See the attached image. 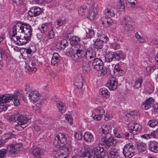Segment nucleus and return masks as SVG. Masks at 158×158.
Here are the masks:
<instances>
[{"mask_svg": "<svg viewBox=\"0 0 158 158\" xmlns=\"http://www.w3.org/2000/svg\"><path fill=\"white\" fill-rule=\"evenodd\" d=\"M32 118V115L30 114L23 115L17 114L10 116L9 117V120L14 122L16 120L18 121V125L20 126L22 128H24L27 126L28 120L31 119Z\"/></svg>", "mask_w": 158, "mask_h": 158, "instance_id": "f257e3e1", "label": "nucleus"}, {"mask_svg": "<svg viewBox=\"0 0 158 158\" xmlns=\"http://www.w3.org/2000/svg\"><path fill=\"white\" fill-rule=\"evenodd\" d=\"M92 153L91 156L90 151H85L81 155V158H104L105 155L103 148L99 147L94 148Z\"/></svg>", "mask_w": 158, "mask_h": 158, "instance_id": "f03ea898", "label": "nucleus"}, {"mask_svg": "<svg viewBox=\"0 0 158 158\" xmlns=\"http://www.w3.org/2000/svg\"><path fill=\"white\" fill-rule=\"evenodd\" d=\"M13 29H15L18 32L23 34L24 35L30 39L32 34V29L27 24L18 23L15 25Z\"/></svg>", "mask_w": 158, "mask_h": 158, "instance_id": "7ed1b4c3", "label": "nucleus"}, {"mask_svg": "<svg viewBox=\"0 0 158 158\" xmlns=\"http://www.w3.org/2000/svg\"><path fill=\"white\" fill-rule=\"evenodd\" d=\"M12 32L11 40L18 45H22L26 44L30 40V39L23 34L18 32L15 29H13Z\"/></svg>", "mask_w": 158, "mask_h": 158, "instance_id": "20e7f679", "label": "nucleus"}, {"mask_svg": "<svg viewBox=\"0 0 158 158\" xmlns=\"http://www.w3.org/2000/svg\"><path fill=\"white\" fill-rule=\"evenodd\" d=\"M69 138V136L66 135L62 133H58L57 135L55 136L53 141V144L54 146L58 148H60L62 145L61 144H64L67 143L70 144V142L68 140V139Z\"/></svg>", "mask_w": 158, "mask_h": 158, "instance_id": "39448f33", "label": "nucleus"}, {"mask_svg": "<svg viewBox=\"0 0 158 158\" xmlns=\"http://www.w3.org/2000/svg\"><path fill=\"white\" fill-rule=\"evenodd\" d=\"M135 148L131 143H128L124 146L123 152L126 158H131L135 153Z\"/></svg>", "mask_w": 158, "mask_h": 158, "instance_id": "423d86ee", "label": "nucleus"}, {"mask_svg": "<svg viewBox=\"0 0 158 158\" xmlns=\"http://www.w3.org/2000/svg\"><path fill=\"white\" fill-rule=\"evenodd\" d=\"M134 23L131 18L128 16H124L122 19L121 24L127 31H132L133 30Z\"/></svg>", "mask_w": 158, "mask_h": 158, "instance_id": "0eeeda50", "label": "nucleus"}, {"mask_svg": "<svg viewBox=\"0 0 158 158\" xmlns=\"http://www.w3.org/2000/svg\"><path fill=\"white\" fill-rule=\"evenodd\" d=\"M20 95L19 91L16 90L13 95L7 94L0 95V104L9 102L13 98H19L18 97Z\"/></svg>", "mask_w": 158, "mask_h": 158, "instance_id": "6e6552de", "label": "nucleus"}, {"mask_svg": "<svg viewBox=\"0 0 158 158\" xmlns=\"http://www.w3.org/2000/svg\"><path fill=\"white\" fill-rule=\"evenodd\" d=\"M99 37V39H97L94 43L95 48L98 49H102L103 46V42L106 43L109 40L108 37L103 34L100 35Z\"/></svg>", "mask_w": 158, "mask_h": 158, "instance_id": "1a4fd4ad", "label": "nucleus"}, {"mask_svg": "<svg viewBox=\"0 0 158 158\" xmlns=\"http://www.w3.org/2000/svg\"><path fill=\"white\" fill-rule=\"evenodd\" d=\"M92 68L94 70L99 71L103 69L104 64L103 61L100 58H96L92 62Z\"/></svg>", "mask_w": 158, "mask_h": 158, "instance_id": "9d476101", "label": "nucleus"}, {"mask_svg": "<svg viewBox=\"0 0 158 158\" xmlns=\"http://www.w3.org/2000/svg\"><path fill=\"white\" fill-rule=\"evenodd\" d=\"M141 129V126L138 123H130L129 125V130L133 135L139 133Z\"/></svg>", "mask_w": 158, "mask_h": 158, "instance_id": "9b49d317", "label": "nucleus"}, {"mask_svg": "<svg viewBox=\"0 0 158 158\" xmlns=\"http://www.w3.org/2000/svg\"><path fill=\"white\" fill-rule=\"evenodd\" d=\"M22 146V144L21 143H14L10 144L8 146L7 149L11 153L17 154Z\"/></svg>", "mask_w": 158, "mask_h": 158, "instance_id": "f8f14e48", "label": "nucleus"}, {"mask_svg": "<svg viewBox=\"0 0 158 158\" xmlns=\"http://www.w3.org/2000/svg\"><path fill=\"white\" fill-rule=\"evenodd\" d=\"M117 84L116 77H113L109 78L106 83V85L110 89L114 90L117 88Z\"/></svg>", "mask_w": 158, "mask_h": 158, "instance_id": "ddd939ff", "label": "nucleus"}, {"mask_svg": "<svg viewBox=\"0 0 158 158\" xmlns=\"http://www.w3.org/2000/svg\"><path fill=\"white\" fill-rule=\"evenodd\" d=\"M71 148V146L70 145H68V146L66 145H65L63 147V150H65L64 152H62L63 150L60 149V152H58L57 156H55L56 158H67L68 156V153Z\"/></svg>", "mask_w": 158, "mask_h": 158, "instance_id": "4468645a", "label": "nucleus"}, {"mask_svg": "<svg viewBox=\"0 0 158 158\" xmlns=\"http://www.w3.org/2000/svg\"><path fill=\"white\" fill-rule=\"evenodd\" d=\"M154 100L151 98H149L145 101L141 105V107L143 110H147L152 107L154 104Z\"/></svg>", "mask_w": 158, "mask_h": 158, "instance_id": "2eb2a0df", "label": "nucleus"}, {"mask_svg": "<svg viewBox=\"0 0 158 158\" xmlns=\"http://www.w3.org/2000/svg\"><path fill=\"white\" fill-rule=\"evenodd\" d=\"M86 59L89 62H92L96 59V52L93 50H87L85 53Z\"/></svg>", "mask_w": 158, "mask_h": 158, "instance_id": "dca6fc26", "label": "nucleus"}, {"mask_svg": "<svg viewBox=\"0 0 158 158\" xmlns=\"http://www.w3.org/2000/svg\"><path fill=\"white\" fill-rule=\"evenodd\" d=\"M41 12V8L38 6L32 7L28 11V14L31 17H35L39 15Z\"/></svg>", "mask_w": 158, "mask_h": 158, "instance_id": "f3484780", "label": "nucleus"}, {"mask_svg": "<svg viewBox=\"0 0 158 158\" xmlns=\"http://www.w3.org/2000/svg\"><path fill=\"white\" fill-rule=\"evenodd\" d=\"M109 128L108 126L106 125H103L99 129L100 133L104 135L102 136V138L107 137V139L110 137L111 134L109 132Z\"/></svg>", "mask_w": 158, "mask_h": 158, "instance_id": "a211bd4d", "label": "nucleus"}, {"mask_svg": "<svg viewBox=\"0 0 158 158\" xmlns=\"http://www.w3.org/2000/svg\"><path fill=\"white\" fill-rule=\"evenodd\" d=\"M60 57L59 54L55 52L53 54L51 61V63L52 65L57 66L60 64Z\"/></svg>", "mask_w": 158, "mask_h": 158, "instance_id": "6ab92c4d", "label": "nucleus"}, {"mask_svg": "<svg viewBox=\"0 0 158 158\" xmlns=\"http://www.w3.org/2000/svg\"><path fill=\"white\" fill-rule=\"evenodd\" d=\"M111 135L110 136L109 138L107 139V137H105L104 138H102L101 140L106 145L110 147V146L113 145H115L116 143V141L114 139L111 138Z\"/></svg>", "mask_w": 158, "mask_h": 158, "instance_id": "aec40b11", "label": "nucleus"}, {"mask_svg": "<svg viewBox=\"0 0 158 158\" xmlns=\"http://www.w3.org/2000/svg\"><path fill=\"white\" fill-rule=\"evenodd\" d=\"M29 97L31 101L36 102L40 99V95L38 91L31 90L29 94Z\"/></svg>", "mask_w": 158, "mask_h": 158, "instance_id": "412c9836", "label": "nucleus"}, {"mask_svg": "<svg viewBox=\"0 0 158 158\" xmlns=\"http://www.w3.org/2000/svg\"><path fill=\"white\" fill-rule=\"evenodd\" d=\"M148 149L155 153L158 152V143L155 141H150L148 143Z\"/></svg>", "mask_w": 158, "mask_h": 158, "instance_id": "4be33fe9", "label": "nucleus"}, {"mask_svg": "<svg viewBox=\"0 0 158 158\" xmlns=\"http://www.w3.org/2000/svg\"><path fill=\"white\" fill-rule=\"evenodd\" d=\"M102 24L104 26L108 27L113 24V21L110 17L106 18V17H103L101 18Z\"/></svg>", "mask_w": 158, "mask_h": 158, "instance_id": "5701e85b", "label": "nucleus"}, {"mask_svg": "<svg viewBox=\"0 0 158 158\" xmlns=\"http://www.w3.org/2000/svg\"><path fill=\"white\" fill-rule=\"evenodd\" d=\"M76 52L72 57L73 59L76 61H79L80 62L81 61L85 58V54L77 51Z\"/></svg>", "mask_w": 158, "mask_h": 158, "instance_id": "b1692460", "label": "nucleus"}, {"mask_svg": "<svg viewBox=\"0 0 158 158\" xmlns=\"http://www.w3.org/2000/svg\"><path fill=\"white\" fill-rule=\"evenodd\" d=\"M87 60L85 58L81 61L80 62V64L82 65V68L83 71L85 73L90 70V66Z\"/></svg>", "mask_w": 158, "mask_h": 158, "instance_id": "393cba45", "label": "nucleus"}, {"mask_svg": "<svg viewBox=\"0 0 158 158\" xmlns=\"http://www.w3.org/2000/svg\"><path fill=\"white\" fill-rule=\"evenodd\" d=\"M83 138L84 140L88 143L93 142L94 139V136L89 132H87L84 134Z\"/></svg>", "mask_w": 158, "mask_h": 158, "instance_id": "a878e982", "label": "nucleus"}, {"mask_svg": "<svg viewBox=\"0 0 158 158\" xmlns=\"http://www.w3.org/2000/svg\"><path fill=\"white\" fill-rule=\"evenodd\" d=\"M45 151L37 148L33 150L32 151L34 156L36 158H41V156L44 154Z\"/></svg>", "mask_w": 158, "mask_h": 158, "instance_id": "bb28decb", "label": "nucleus"}, {"mask_svg": "<svg viewBox=\"0 0 158 158\" xmlns=\"http://www.w3.org/2000/svg\"><path fill=\"white\" fill-rule=\"evenodd\" d=\"M56 105L57 107L60 112L62 114L65 112L66 107L64 103L58 101L56 102Z\"/></svg>", "mask_w": 158, "mask_h": 158, "instance_id": "cd10ccee", "label": "nucleus"}, {"mask_svg": "<svg viewBox=\"0 0 158 158\" xmlns=\"http://www.w3.org/2000/svg\"><path fill=\"white\" fill-rule=\"evenodd\" d=\"M80 42L79 38L77 36H73L70 39V44L72 46H76Z\"/></svg>", "mask_w": 158, "mask_h": 158, "instance_id": "c85d7f7f", "label": "nucleus"}, {"mask_svg": "<svg viewBox=\"0 0 158 158\" xmlns=\"http://www.w3.org/2000/svg\"><path fill=\"white\" fill-rule=\"evenodd\" d=\"M97 14V13L96 9H95L94 7L90 8L89 11V19L91 20L94 19Z\"/></svg>", "mask_w": 158, "mask_h": 158, "instance_id": "c756f323", "label": "nucleus"}, {"mask_svg": "<svg viewBox=\"0 0 158 158\" xmlns=\"http://www.w3.org/2000/svg\"><path fill=\"white\" fill-rule=\"evenodd\" d=\"M114 59L118 60H123L124 59V55L121 51H117L114 54Z\"/></svg>", "mask_w": 158, "mask_h": 158, "instance_id": "7c9ffc66", "label": "nucleus"}, {"mask_svg": "<svg viewBox=\"0 0 158 158\" xmlns=\"http://www.w3.org/2000/svg\"><path fill=\"white\" fill-rule=\"evenodd\" d=\"M114 52H108L105 56V62L106 63L110 62L114 58Z\"/></svg>", "mask_w": 158, "mask_h": 158, "instance_id": "2f4dec72", "label": "nucleus"}, {"mask_svg": "<svg viewBox=\"0 0 158 158\" xmlns=\"http://www.w3.org/2000/svg\"><path fill=\"white\" fill-rule=\"evenodd\" d=\"M68 43L65 39L62 40L57 45L58 49H64L68 45Z\"/></svg>", "mask_w": 158, "mask_h": 158, "instance_id": "473e14b6", "label": "nucleus"}, {"mask_svg": "<svg viewBox=\"0 0 158 158\" xmlns=\"http://www.w3.org/2000/svg\"><path fill=\"white\" fill-rule=\"evenodd\" d=\"M21 51L22 56L24 57H27V59L31 55L32 52L31 49L30 48H23L21 50Z\"/></svg>", "mask_w": 158, "mask_h": 158, "instance_id": "72a5a7b5", "label": "nucleus"}, {"mask_svg": "<svg viewBox=\"0 0 158 158\" xmlns=\"http://www.w3.org/2000/svg\"><path fill=\"white\" fill-rule=\"evenodd\" d=\"M77 49L76 51L81 52L82 53L85 54L86 52V47L85 46L79 44L76 46Z\"/></svg>", "mask_w": 158, "mask_h": 158, "instance_id": "f704fd0d", "label": "nucleus"}, {"mask_svg": "<svg viewBox=\"0 0 158 158\" xmlns=\"http://www.w3.org/2000/svg\"><path fill=\"white\" fill-rule=\"evenodd\" d=\"M0 54L2 60H6L9 56V54L2 48L0 47Z\"/></svg>", "mask_w": 158, "mask_h": 158, "instance_id": "c9c22d12", "label": "nucleus"}, {"mask_svg": "<svg viewBox=\"0 0 158 158\" xmlns=\"http://www.w3.org/2000/svg\"><path fill=\"white\" fill-rule=\"evenodd\" d=\"M138 113L136 111H133L130 112L126 114V116L127 118H131V119H137Z\"/></svg>", "mask_w": 158, "mask_h": 158, "instance_id": "e433bc0d", "label": "nucleus"}, {"mask_svg": "<svg viewBox=\"0 0 158 158\" xmlns=\"http://www.w3.org/2000/svg\"><path fill=\"white\" fill-rule=\"evenodd\" d=\"M118 72L119 76H121L124 73V71L121 69L120 65L117 64L114 67V73Z\"/></svg>", "mask_w": 158, "mask_h": 158, "instance_id": "4c0bfd02", "label": "nucleus"}, {"mask_svg": "<svg viewBox=\"0 0 158 158\" xmlns=\"http://www.w3.org/2000/svg\"><path fill=\"white\" fill-rule=\"evenodd\" d=\"M49 23H46L42 24L40 27H39V30L40 31L41 33H43L47 31L48 29V27L49 26Z\"/></svg>", "mask_w": 158, "mask_h": 158, "instance_id": "58836bf2", "label": "nucleus"}, {"mask_svg": "<svg viewBox=\"0 0 158 158\" xmlns=\"http://www.w3.org/2000/svg\"><path fill=\"white\" fill-rule=\"evenodd\" d=\"M65 19L64 17L59 18L56 21L57 25L56 26V28H58L59 27L65 24Z\"/></svg>", "mask_w": 158, "mask_h": 158, "instance_id": "ea45409f", "label": "nucleus"}, {"mask_svg": "<svg viewBox=\"0 0 158 158\" xmlns=\"http://www.w3.org/2000/svg\"><path fill=\"white\" fill-rule=\"evenodd\" d=\"M104 13L105 15L108 17L110 18V17H113L114 15V13L112 9H107L104 10Z\"/></svg>", "mask_w": 158, "mask_h": 158, "instance_id": "a19ab883", "label": "nucleus"}, {"mask_svg": "<svg viewBox=\"0 0 158 158\" xmlns=\"http://www.w3.org/2000/svg\"><path fill=\"white\" fill-rule=\"evenodd\" d=\"M84 82V80L81 78L79 80H76L75 85L77 88L79 89H81L83 86Z\"/></svg>", "mask_w": 158, "mask_h": 158, "instance_id": "79ce46f5", "label": "nucleus"}, {"mask_svg": "<svg viewBox=\"0 0 158 158\" xmlns=\"http://www.w3.org/2000/svg\"><path fill=\"white\" fill-rule=\"evenodd\" d=\"M87 35L89 38H92L95 35L94 30L92 27L88 29V31H86Z\"/></svg>", "mask_w": 158, "mask_h": 158, "instance_id": "37998d69", "label": "nucleus"}, {"mask_svg": "<svg viewBox=\"0 0 158 158\" xmlns=\"http://www.w3.org/2000/svg\"><path fill=\"white\" fill-rule=\"evenodd\" d=\"M148 125L152 127H154L158 124V120L156 119L150 120L148 122Z\"/></svg>", "mask_w": 158, "mask_h": 158, "instance_id": "c03bdc74", "label": "nucleus"}, {"mask_svg": "<svg viewBox=\"0 0 158 158\" xmlns=\"http://www.w3.org/2000/svg\"><path fill=\"white\" fill-rule=\"evenodd\" d=\"M107 156L109 158H117L119 156V153L117 152L110 151Z\"/></svg>", "mask_w": 158, "mask_h": 158, "instance_id": "a18cd8bd", "label": "nucleus"}, {"mask_svg": "<svg viewBox=\"0 0 158 158\" xmlns=\"http://www.w3.org/2000/svg\"><path fill=\"white\" fill-rule=\"evenodd\" d=\"M100 92H101V94L103 95V96L106 98H108L109 97V94L108 90L105 88H102L100 89Z\"/></svg>", "mask_w": 158, "mask_h": 158, "instance_id": "49530a36", "label": "nucleus"}, {"mask_svg": "<svg viewBox=\"0 0 158 158\" xmlns=\"http://www.w3.org/2000/svg\"><path fill=\"white\" fill-rule=\"evenodd\" d=\"M41 105L40 103H37L34 106H32V108L34 111L36 113H40V112Z\"/></svg>", "mask_w": 158, "mask_h": 158, "instance_id": "de8ad7c7", "label": "nucleus"}, {"mask_svg": "<svg viewBox=\"0 0 158 158\" xmlns=\"http://www.w3.org/2000/svg\"><path fill=\"white\" fill-rule=\"evenodd\" d=\"M26 65L29 64L30 66H33L34 67H35L36 64L34 60L31 61V59L29 57L27 58V60L25 61Z\"/></svg>", "mask_w": 158, "mask_h": 158, "instance_id": "09e8293b", "label": "nucleus"}, {"mask_svg": "<svg viewBox=\"0 0 158 158\" xmlns=\"http://www.w3.org/2000/svg\"><path fill=\"white\" fill-rule=\"evenodd\" d=\"M146 144L143 143H141L138 147V150L141 152H144L146 150Z\"/></svg>", "mask_w": 158, "mask_h": 158, "instance_id": "8fccbe9b", "label": "nucleus"}, {"mask_svg": "<svg viewBox=\"0 0 158 158\" xmlns=\"http://www.w3.org/2000/svg\"><path fill=\"white\" fill-rule=\"evenodd\" d=\"M142 81V79L141 78H139L136 81L134 85V87L136 89H138L141 86Z\"/></svg>", "mask_w": 158, "mask_h": 158, "instance_id": "3c124183", "label": "nucleus"}, {"mask_svg": "<svg viewBox=\"0 0 158 158\" xmlns=\"http://www.w3.org/2000/svg\"><path fill=\"white\" fill-rule=\"evenodd\" d=\"M71 1L67 2L65 4V7L66 9L69 10H71L74 8L73 4H72Z\"/></svg>", "mask_w": 158, "mask_h": 158, "instance_id": "603ef678", "label": "nucleus"}, {"mask_svg": "<svg viewBox=\"0 0 158 158\" xmlns=\"http://www.w3.org/2000/svg\"><path fill=\"white\" fill-rule=\"evenodd\" d=\"M86 10V7L85 6H82L80 7L78 10L79 14L81 15H83Z\"/></svg>", "mask_w": 158, "mask_h": 158, "instance_id": "864d4df0", "label": "nucleus"}, {"mask_svg": "<svg viewBox=\"0 0 158 158\" xmlns=\"http://www.w3.org/2000/svg\"><path fill=\"white\" fill-rule=\"evenodd\" d=\"M94 111L97 114L101 115H103L105 112L103 109L100 107L97 108V109H95Z\"/></svg>", "mask_w": 158, "mask_h": 158, "instance_id": "5fc2aeb1", "label": "nucleus"}, {"mask_svg": "<svg viewBox=\"0 0 158 158\" xmlns=\"http://www.w3.org/2000/svg\"><path fill=\"white\" fill-rule=\"evenodd\" d=\"M7 153V150L6 149H2L0 150V158H4Z\"/></svg>", "mask_w": 158, "mask_h": 158, "instance_id": "6e6d98bb", "label": "nucleus"}, {"mask_svg": "<svg viewBox=\"0 0 158 158\" xmlns=\"http://www.w3.org/2000/svg\"><path fill=\"white\" fill-rule=\"evenodd\" d=\"M135 36L136 38L138 39V40L141 43H144L145 40L143 38V37H141L138 34V32H136L135 34Z\"/></svg>", "mask_w": 158, "mask_h": 158, "instance_id": "4d7b16f0", "label": "nucleus"}, {"mask_svg": "<svg viewBox=\"0 0 158 158\" xmlns=\"http://www.w3.org/2000/svg\"><path fill=\"white\" fill-rule=\"evenodd\" d=\"M26 68L27 69L28 71L30 72H35L37 70V69L36 67H34L33 66H30V65L27 64L26 65Z\"/></svg>", "mask_w": 158, "mask_h": 158, "instance_id": "13d9d810", "label": "nucleus"}, {"mask_svg": "<svg viewBox=\"0 0 158 158\" xmlns=\"http://www.w3.org/2000/svg\"><path fill=\"white\" fill-rule=\"evenodd\" d=\"M65 118L66 120H67L71 125H72L73 123V119L71 116L68 114H66L65 115Z\"/></svg>", "mask_w": 158, "mask_h": 158, "instance_id": "bf43d9fd", "label": "nucleus"}, {"mask_svg": "<svg viewBox=\"0 0 158 158\" xmlns=\"http://www.w3.org/2000/svg\"><path fill=\"white\" fill-rule=\"evenodd\" d=\"M151 135L154 138H158V129L151 132Z\"/></svg>", "mask_w": 158, "mask_h": 158, "instance_id": "052dcab7", "label": "nucleus"}, {"mask_svg": "<svg viewBox=\"0 0 158 158\" xmlns=\"http://www.w3.org/2000/svg\"><path fill=\"white\" fill-rule=\"evenodd\" d=\"M5 140L6 139H9L11 138L14 137L15 135L12 133H11L10 134H6L5 135Z\"/></svg>", "mask_w": 158, "mask_h": 158, "instance_id": "680f3d73", "label": "nucleus"}, {"mask_svg": "<svg viewBox=\"0 0 158 158\" xmlns=\"http://www.w3.org/2000/svg\"><path fill=\"white\" fill-rule=\"evenodd\" d=\"M4 103L0 104V112L3 111H5L7 109V107L4 104L1 105V104H3Z\"/></svg>", "mask_w": 158, "mask_h": 158, "instance_id": "e2e57ef3", "label": "nucleus"}, {"mask_svg": "<svg viewBox=\"0 0 158 158\" xmlns=\"http://www.w3.org/2000/svg\"><path fill=\"white\" fill-rule=\"evenodd\" d=\"M54 37V33L53 31L51 30L48 33V37L49 39H52Z\"/></svg>", "mask_w": 158, "mask_h": 158, "instance_id": "0e129e2a", "label": "nucleus"}, {"mask_svg": "<svg viewBox=\"0 0 158 158\" xmlns=\"http://www.w3.org/2000/svg\"><path fill=\"white\" fill-rule=\"evenodd\" d=\"M14 104L16 106H18L19 105V98H13Z\"/></svg>", "mask_w": 158, "mask_h": 158, "instance_id": "69168bd1", "label": "nucleus"}, {"mask_svg": "<svg viewBox=\"0 0 158 158\" xmlns=\"http://www.w3.org/2000/svg\"><path fill=\"white\" fill-rule=\"evenodd\" d=\"M76 138L78 140H80L82 137V135L81 132H79L75 134Z\"/></svg>", "mask_w": 158, "mask_h": 158, "instance_id": "338daca9", "label": "nucleus"}, {"mask_svg": "<svg viewBox=\"0 0 158 158\" xmlns=\"http://www.w3.org/2000/svg\"><path fill=\"white\" fill-rule=\"evenodd\" d=\"M87 3L89 6H91L90 8L93 7L94 5V1L91 0H87Z\"/></svg>", "mask_w": 158, "mask_h": 158, "instance_id": "774afa93", "label": "nucleus"}]
</instances>
